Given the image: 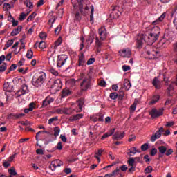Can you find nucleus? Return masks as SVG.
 Returning <instances> with one entry per match:
<instances>
[{"label": "nucleus", "instance_id": "f257e3e1", "mask_svg": "<svg viewBox=\"0 0 177 177\" xmlns=\"http://www.w3.org/2000/svg\"><path fill=\"white\" fill-rule=\"evenodd\" d=\"M46 80V74H45L44 72H41L38 75H35L32 77V84L33 86H35V88H41V86H42L44 84V82H45Z\"/></svg>", "mask_w": 177, "mask_h": 177}, {"label": "nucleus", "instance_id": "f03ea898", "mask_svg": "<svg viewBox=\"0 0 177 177\" xmlns=\"http://www.w3.org/2000/svg\"><path fill=\"white\" fill-rule=\"evenodd\" d=\"M98 34L100 35L99 37H95V44L98 48H100L102 45H103L102 41L106 40L107 38V30L104 26H102L100 28L98 29Z\"/></svg>", "mask_w": 177, "mask_h": 177}, {"label": "nucleus", "instance_id": "7ed1b4c3", "mask_svg": "<svg viewBox=\"0 0 177 177\" xmlns=\"http://www.w3.org/2000/svg\"><path fill=\"white\" fill-rule=\"evenodd\" d=\"M160 28L158 26H155L150 34L148 35V43L149 45H152L158 39L160 34Z\"/></svg>", "mask_w": 177, "mask_h": 177}, {"label": "nucleus", "instance_id": "20e7f679", "mask_svg": "<svg viewBox=\"0 0 177 177\" xmlns=\"http://www.w3.org/2000/svg\"><path fill=\"white\" fill-rule=\"evenodd\" d=\"M71 3L75 9H79L82 13H86V12L89 11V6H86L84 8V6L82 5V1L81 0H71Z\"/></svg>", "mask_w": 177, "mask_h": 177}, {"label": "nucleus", "instance_id": "39448f33", "mask_svg": "<svg viewBox=\"0 0 177 177\" xmlns=\"http://www.w3.org/2000/svg\"><path fill=\"white\" fill-rule=\"evenodd\" d=\"M91 82H92V77L91 76L85 77L80 84L82 91H88L91 88Z\"/></svg>", "mask_w": 177, "mask_h": 177}, {"label": "nucleus", "instance_id": "423d86ee", "mask_svg": "<svg viewBox=\"0 0 177 177\" xmlns=\"http://www.w3.org/2000/svg\"><path fill=\"white\" fill-rule=\"evenodd\" d=\"M67 59H68V56H67L66 55H58L57 60V67H63V66L66 64Z\"/></svg>", "mask_w": 177, "mask_h": 177}, {"label": "nucleus", "instance_id": "0eeeda50", "mask_svg": "<svg viewBox=\"0 0 177 177\" xmlns=\"http://www.w3.org/2000/svg\"><path fill=\"white\" fill-rule=\"evenodd\" d=\"M55 53H56V50L53 48H50L47 52V56L48 57L49 63L51 66H55L56 64V61H55Z\"/></svg>", "mask_w": 177, "mask_h": 177}, {"label": "nucleus", "instance_id": "6e6552de", "mask_svg": "<svg viewBox=\"0 0 177 177\" xmlns=\"http://www.w3.org/2000/svg\"><path fill=\"white\" fill-rule=\"evenodd\" d=\"M151 118H157L158 117H160V115H162L164 114V109H160L158 110L156 109H153L150 113H149Z\"/></svg>", "mask_w": 177, "mask_h": 177}, {"label": "nucleus", "instance_id": "1a4fd4ad", "mask_svg": "<svg viewBox=\"0 0 177 177\" xmlns=\"http://www.w3.org/2000/svg\"><path fill=\"white\" fill-rule=\"evenodd\" d=\"M119 54L122 57H131L132 55V50L129 48H123L119 50Z\"/></svg>", "mask_w": 177, "mask_h": 177}, {"label": "nucleus", "instance_id": "9d476101", "mask_svg": "<svg viewBox=\"0 0 177 177\" xmlns=\"http://www.w3.org/2000/svg\"><path fill=\"white\" fill-rule=\"evenodd\" d=\"M62 165H63V162L62 160L57 159L51 162L49 168L51 171H55L57 167H62Z\"/></svg>", "mask_w": 177, "mask_h": 177}, {"label": "nucleus", "instance_id": "9b49d317", "mask_svg": "<svg viewBox=\"0 0 177 177\" xmlns=\"http://www.w3.org/2000/svg\"><path fill=\"white\" fill-rule=\"evenodd\" d=\"M120 9L121 8L118 6H115L112 9L113 12H111V16H112L113 19H118L120 17V15H121Z\"/></svg>", "mask_w": 177, "mask_h": 177}, {"label": "nucleus", "instance_id": "f8f14e48", "mask_svg": "<svg viewBox=\"0 0 177 177\" xmlns=\"http://www.w3.org/2000/svg\"><path fill=\"white\" fill-rule=\"evenodd\" d=\"M62 80L60 79H57L53 86L52 88L53 89H55V91H59V89H62Z\"/></svg>", "mask_w": 177, "mask_h": 177}, {"label": "nucleus", "instance_id": "ddd939ff", "mask_svg": "<svg viewBox=\"0 0 177 177\" xmlns=\"http://www.w3.org/2000/svg\"><path fill=\"white\" fill-rule=\"evenodd\" d=\"M84 118V114L78 113L73 116H71L69 118V121L71 122H74V121H78V120H81V118Z\"/></svg>", "mask_w": 177, "mask_h": 177}, {"label": "nucleus", "instance_id": "4468645a", "mask_svg": "<svg viewBox=\"0 0 177 177\" xmlns=\"http://www.w3.org/2000/svg\"><path fill=\"white\" fill-rule=\"evenodd\" d=\"M20 92H21V94L17 95V97H20L21 95H26V93H28V92H30V90L28 89V86H27V84H23L21 86Z\"/></svg>", "mask_w": 177, "mask_h": 177}, {"label": "nucleus", "instance_id": "2eb2a0df", "mask_svg": "<svg viewBox=\"0 0 177 177\" xmlns=\"http://www.w3.org/2000/svg\"><path fill=\"white\" fill-rule=\"evenodd\" d=\"M167 16V13L166 12H163L160 17H158L156 20L153 21L152 22V24L153 26H157V24H160L161 23V21H162V20H164V19H165V17Z\"/></svg>", "mask_w": 177, "mask_h": 177}, {"label": "nucleus", "instance_id": "dca6fc26", "mask_svg": "<svg viewBox=\"0 0 177 177\" xmlns=\"http://www.w3.org/2000/svg\"><path fill=\"white\" fill-rule=\"evenodd\" d=\"M55 102V99L50 97H47L44 101H43V107H46V106H49L50 103H53Z\"/></svg>", "mask_w": 177, "mask_h": 177}, {"label": "nucleus", "instance_id": "f3484780", "mask_svg": "<svg viewBox=\"0 0 177 177\" xmlns=\"http://www.w3.org/2000/svg\"><path fill=\"white\" fill-rule=\"evenodd\" d=\"M145 38H143V37H138L136 43V48H138V49H140V48H142V46H143Z\"/></svg>", "mask_w": 177, "mask_h": 177}, {"label": "nucleus", "instance_id": "a211bd4d", "mask_svg": "<svg viewBox=\"0 0 177 177\" xmlns=\"http://www.w3.org/2000/svg\"><path fill=\"white\" fill-rule=\"evenodd\" d=\"M115 132V129H111L109 131L103 134V136L101 138V140H104L106 138H109V136H111V135H114Z\"/></svg>", "mask_w": 177, "mask_h": 177}, {"label": "nucleus", "instance_id": "6ab92c4d", "mask_svg": "<svg viewBox=\"0 0 177 177\" xmlns=\"http://www.w3.org/2000/svg\"><path fill=\"white\" fill-rule=\"evenodd\" d=\"M86 63V59H85V55L84 53H82L79 56V66L80 67L85 66V64Z\"/></svg>", "mask_w": 177, "mask_h": 177}, {"label": "nucleus", "instance_id": "aec40b11", "mask_svg": "<svg viewBox=\"0 0 177 177\" xmlns=\"http://www.w3.org/2000/svg\"><path fill=\"white\" fill-rule=\"evenodd\" d=\"M79 109L76 110V113H81L82 111V106H84L85 102L84 99L81 98L77 102Z\"/></svg>", "mask_w": 177, "mask_h": 177}, {"label": "nucleus", "instance_id": "412c9836", "mask_svg": "<svg viewBox=\"0 0 177 177\" xmlns=\"http://www.w3.org/2000/svg\"><path fill=\"white\" fill-rule=\"evenodd\" d=\"M125 136V133L122 132L120 134L118 133V132L115 133V134L113 136V140H118L122 139Z\"/></svg>", "mask_w": 177, "mask_h": 177}, {"label": "nucleus", "instance_id": "4be33fe9", "mask_svg": "<svg viewBox=\"0 0 177 177\" xmlns=\"http://www.w3.org/2000/svg\"><path fill=\"white\" fill-rule=\"evenodd\" d=\"M21 30H23V26H18L17 28H15L11 32L12 37H16V35H17L18 34H20V32L21 31Z\"/></svg>", "mask_w": 177, "mask_h": 177}, {"label": "nucleus", "instance_id": "5701e85b", "mask_svg": "<svg viewBox=\"0 0 177 177\" xmlns=\"http://www.w3.org/2000/svg\"><path fill=\"white\" fill-rule=\"evenodd\" d=\"M161 138V133L160 131H156L154 135L151 136V142H156L157 139H160Z\"/></svg>", "mask_w": 177, "mask_h": 177}, {"label": "nucleus", "instance_id": "b1692460", "mask_svg": "<svg viewBox=\"0 0 177 177\" xmlns=\"http://www.w3.org/2000/svg\"><path fill=\"white\" fill-rule=\"evenodd\" d=\"M152 84L156 89H160L161 88V83L160 82V80H158V78L155 77L152 82Z\"/></svg>", "mask_w": 177, "mask_h": 177}, {"label": "nucleus", "instance_id": "393cba45", "mask_svg": "<svg viewBox=\"0 0 177 177\" xmlns=\"http://www.w3.org/2000/svg\"><path fill=\"white\" fill-rule=\"evenodd\" d=\"M127 154L128 156H135L136 153H140V151H139L138 150L136 149V147H131L130 149H128Z\"/></svg>", "mask_w": 177, "mask_h": 177}, {"label": "nucleus", "instance_id": "a878e982", "mask_svg": "<svg viewBox=\"0 0 177 177\" xmlns=\"http://www.w3.org/2000/svg\"><path fill=\"white\" fill-rule=\"evenodd\" d=\"M49 17H52L49 20L48 22L51 23L52 25L50 26V28H52V27H53V23H55V21H56V17L53 16V12H51L49 13L48 15Z\"/></svg>", "mask_w": 177, "mask_h": 177}, {"label": "nucleus", "instance_id": "bb28decb", "mask_svg": "<svg viewBox=\"0 0 177 177\" xmlns=\"http://www.w3.org/2000/svg\"><path fill=\"white\" fill-rule=\"evenodd\" d=\"M74 111H75L71 108H64V114H66L67 115H71Z\"/></svg>", "mask_w": 177, "mask_h": 177}, {"label": "nucleus", "instance_id": "cd10ccee", "mask_svg": "<svg viewBox=\"0 0 177 177\" xmlns=\"http://www.w3.org/2000/svg\"><path fill=\"white\" fill-rule=\"evenodd\" d=\"M35 106V104H34V102H32L29 104V108L25 109L24 110V112L27 113H30V111H32V110H34V108Z\"/></svg>", "mask_w": 177, "mask_h": 177}, {"label": "nucleus", "instance_id": "c85d7f7f", "mask_svg": "<svg viewBox=\"0 0 177 177\" xmlns=\"http://www.w3.org/2000/svg\"><path fill=\"white\" fill-rule=\"evenodd\" d=\"M158 100H160V95H153L152 97V100H151L149 104H156V103H157V102H158Z\"/></svg>", "mask_w": 177, "mask_h": 177}, {"label": "nucleus", "instance_id": "c756f323", "mask_svg": "<svg viewBox=\"0 0 177 177\" xmlns=\"http://www.w3.org/2000/svg\"><path fill=\"white\" fill-rule=\"evenodd\" d=\"M157 53H158V51H152L151 53L150 51H147V55L149 56V59H154V57L157 56Z\"/></svg>", "mask_w": 177, "mask_h": 177}, {"label": "nucleus", "instance_id": "7c9ffc66", "mask_svg": "<svg viewBox=\"0 0 177 177\" xmlns=\"http://www.w3.org/2000/svg\"><path fill=\"white\" fill-rule=\"evenodd\" d=\"M131 86H132L131 82L129 80H126L124 83V87L126 91H129V89H131Z\"/></svg>", "mask_w": 177, "mask_h": 177}, {"label": "nucleus", "instance_id": "2f4dec72", "mask_svg": "<svg viewBox=\"0 0 177 177\" xmlns=\"http://www.w3.org/2000/svg\"><path fill=\"white\" fill-rule=\"evenodd\" d=\"M13 8V5L12 6H10V3H5L3 4V10L6 12H8L9 10H10L11 8Z\"/></svg>", "mask_w": 177, "mask_h": 177}, {"label": "nucleus", "instance_id": "473e14b6", "mask_svg": "<svg viewBox=\"0 0 177 177\" xmlns=\"http://www.w3.org/2000/svg\"><path fill=\"white\" fill-rule=\"evenodd\" d=\"M128 164H129V167H136V163L135 159H133V158H129Z\"/></svg>", "mask_w": 177, "mask_h": 177}, {"label": "nucleus", "instance_id": "72a5a7b5", "mask_svg": "<svg viewBox=\"0 0 177 177\" xmlns=\"http://www.w3.org/2000/svg\"><path fill=\"white\" fill-rule=\"evenodd\" d=\"M66 84L68 85V86H71V88H73V86H75V80L71 79L66 82Z\"/></svg>", "mask_w": 177, "mask_h": 177}, {"label": "nucleus", "instance_id": "f704fd0d", "mask_svg": "<svg viewBox=\"0 0 177 177\" xmlns=\"http://www.w3.org/2000/svg\"><path fill=\"white\" fill-rule=\"evenodd\" d=\"M62 42H63V41L62 40V38L61 37L58 38V39L55 43L54 49L55 50L57 49V46H60V45H62Z\"/></svg>", "mask_w": 177, "mask_h": 177}, {"label": "nucleus", "instance_id": "c9c22d12", "mask_svg": "<svg viewBox=\"0 0 177 177\" xmlns=\"http://www.w3.org/2000/svg\"><path fill=\"white\" fill-rule=\"evenodd\" d=\"M13 117H15V118H21L22 117H24V113H18L16 115L10 114L8 116V118H13Z\"/></svg>", "mask_w": 177, "mask_h": 177}, {"label": "nucleus", "instance_id": "e433bc0d", "mask_svg": "<svg viewBox=\"0 0 177 177\" xmlns=\"http://www.w3.org/2000/svg\"><path fill=\"white\" fill-rule=\"evenodd\" d=\"M112 176H118V175H121V169L119 168H117L115 171H113L112 173H111Z\"/></svg>", "mask_w": 177, "mask_h": 177}, {"label": "nucleus", "instance_id": "4c0bfd02", "mask_svg": "<svg viewBox=\"0 0 177 177\" xmlns=\"http://www.w3.org/2000/svg\"><path fill=\"white\" fill-rule=\"evenodd\" d=\"M158 150L160 154H165V153H167V147H165V146H160L158 147Z\"/></svg>", "mask_w": 177, "mask_h": 177}, {"label": "nucleus", "instance_id": "58836bf2", "mask_svg": "<svg viewBox=\"0 0 177 177\" xmlns=\"http://www.w3.org/2000/svg\"><path fill=\"white\" fill-rule=\"evenodd\" d=\"M8 172L11 176H15L17 175V172H16V169L15 167H11L9 170Z\"/></svg>", "mask_w": 177, "mask_h": 177}, {"label": "nucleus", "instance_id": "ea45409f", "mask_svg": "<svg viewBox=\"0 0 177 177\" xmlns=\"http://www.w3.org/2000/svg\"><path fill=\"white\" fill-rule=\"evenodd\" d=\"M33 56H34V52H32V50H28L26 53V57L28 59H32Z\"/></svg>", "mask_w": 177, "mask_h": 177}, {"label": "nucleus", "instance_id": "a19ab883", "mask_svg": "<svg viewBox=\"0 0 177 177\" xmlns=\"http://www.w3.org/2000/svg\"><path fill=\"white\" fill-rule=\"evenodd\" d=\"M70 95V90L68 88H64L62 91V97H66V96H68Z\"/></svg>", "mask_w": 177, "mask_h": 177}, {"label": "nucleus", "instance_id": "79ce46f5", "mask_svg": "<svg viewBox=\"0 0 177 177\" xmlns=\"http://www.w3.org/2000/svg\"><path fill=\"white\" fill-rule=\"evenodd\" d=\"M110 99H112V100H115L118 97V94L117 93H111L109 95Z\"/></svg>", "mask_w": 177, "mask_h": 177}, {"label": "nucleus", "instance_id": "37998d69", "mask_svg": "<svg viewBox=\"0 0 177 177\" xmlns=\"http://www.w3.org/2000/svg\"><path fill=\"white\" fill-rule=\"evenodd\" d=\"M60 31H62V25H58L57 27L55 29V35H59V34H60Z\"/></svg>", "mask_w": 177, "mask_h": 177}, {"label": "nucleus", "instance_id": "c03bdc74", "mask_svg": "<svg viewBox=\"0 0 177 177\" xmlns=\"http://www.w3.org/2000/svg\"><path fill=\"white\" fill-rule=\"evenodd\" d=\"M60 133V128H59V127H55V129H54V136H55V138L57 137V136H59V134Z\"/></svg>", "mask_w": 177, "mask_h": 177}, {"label": "nucleus", "instance_id": "a18cd8bd", "mask_svg": "<svg viewBox=\"0 0 177 177\" xmlns=\"http://www.w3.org/2000/svg\"><path fill=\"white\" fill-rule=\"evenodd\" d=\"M35 16H37L36 12L32 13L28 18L27 21H32V19H35Z\"/></svg>", "mask_w": 177, "mask_h": 177}, {"label": "nucleus", "instance_id": "49530a36", "mask_svg": "<svg viewBox=\"0 0 177 177\" xmlns=\"http://www.w3.org/2000/svg\"><path fill=\"white\" fill-rule=\"evenodd\" d=\"M24 5H26L27 8H29V9L32 8L33 6L32 2L28 1H25Z\"/></svg>", "mask_w": 177, "mask_h": 177}, {"label": "nucleus", "instance_id": "de8ad7c7", "mask_svg": "<svg viewBox=\"0 0 177 177\" xmlns=\"http://www.w3.org/2000/svg\"><path fill=\"white\" fill-rule=\"evenodd\" d=\"M90 8H91L90 20H93V12H95V8L93 7V6H91Z\"/></svg>", "mask_w": 177, "mask_h": 177}, {"label": "nucleus", "instance_id": "09e8293b", "mask_svg": "<svg viewBox=\"0 0 177 177\" xmlns=\"http://www.w3.org/2000/svg\"><path fill=\"white\" fill-rule=\"evenodd\" d=\"M14 42H15V40H13V39L8 40L7 41V43L6 44V48H10V46H12L13 45Z\"/></svg>", "mask_w": 177, "mask_h": 177}, {"label": "nucleus", "instance_id": "8fccbe9b", "mask_svg": "<svg viewBox=\"0 0 177 177\" xmlns=\"http://www.w3.org/2000/svg\"><path fill=\"white\" fill-rule=\"evenodd\" d=\"M39 48H40V49H45V48H46V44L45 43V41H40L39 44Z\"/></svg>", "mask_w": 177, "mask_h": 177}, {"label": "nucleus", "instance_id": "3c124183", "mask_svg": "<svg viewBox=\"0 0 177 177\" xmlns=\"http://www.w3.org/2000/svg\"><path fill=\"white\" fill-rule=\"evenodd\" d=\"M98 85L100 86H102V88H106V86L107 85V84L106 83V81L104 80H100L98 83Z\"/></svg>", "mask_w": 177, "mask_h": 177}, {"label": "nucleus", "instance_id": "603ef678", "mask_svg": "<svg viewBox=\"0 0 177 177\" xmlns=\"http://www.w3.org/2000/svg\"><path fill=\"white\" fill-rule=\"evenodd\" d=\"M146 174H151L153 172V167L151 166H148L145 169Z\"/></svg>", "mask_w": 177, "mask_h": 177}, {"label": "nucleus", "instance_id": "864d4df0", "mask_svg": "<svg viewBox=\"0 0 177 177\" xmlns=\"http://www.w3.org/2000/svg\"><path fill=\"white\" fill-rule=\"evenodd\" d=\"M7 65L6 64H3L0 66V73H3L6 70Z\"/></svg>", "mask_w": 177, "mask_h": 177}, {"label": "nucleus", "instance_id": "5fc2aeb1", "mask_svg": "<svg viewBox=\"0 0 177 177\" xmlns=\"http://www.w3.org/2000/svg\"><path fill=\"white\" fill-rule=\"evenodd\" d=\"M26 17H27V14L22 12L19 16V20L23 21V20H25Z\"/></svg>", "mask_w": 177, "mask_h": 177}, {"label": "nucleus", "instance_id": "6e6d98bb", "mask_svg": "<svg viewBox=\"0 0 177 177\" xmlns=\"http://www.w3.org/2000/svg\"><path fill=\"white\" fill-rule=\"evenodd\" d=\"M147 149H149V144H147V143H145L141 146V150L142 151H146V150H147Z\"/></svg>", "mask_w": 177, "mask_h": 177}, {"label": "nucleus", "instance_id": "4d7b16f0", "mask_svg": "<svg viewBox=\"0 0 177 177\" xmlns=\"http://www.w3.org/2000/svg\"><path fill=\"white\" fill-rule=\"evenodd\" d=\"M50 73L53 74V75H55V77H57V75H59V72H57V71L51 68L50 69Z\"/></svg>", "mask_w": 177, "mask_h": 177}, {"label": "nucleus", "instance_id": "13d9d810", "mask_svg": "<svg viewBox=\"0 0 177 177\" xmlns=\"http://www.w3.org/2000/svg\"><path fill=\"white\" fill-rule=\"evenodd\" d=\"M95 58H90L86 62L87 66H91V64H93V63H95Z\"/></svg>", "mask_w": 177, "mask_h": 177}, {"label": "nucleus", "instance_id": "bf43d9fd", "mask_svg": "<svg viewBox=\"0 0 177 177\" xmlns=\"http://www.w3.org/2000/svg\"><path fill=\"white\" fill-rule=\"evenodd\" d=\"M54 121H57V117H53L48 120L49 125H52Z\"/></svg>", "mask_w": 177, "mask_h": 177}, {"label": "nucleus", "instance_id": "052dcab7", "mask_svg": "<svg viewBox=\"0 0 177 177\" xmlns=\"http://www.w3.org/2000/svg\"><path fill=\"white\" fill-rule=\"evenodd\" d=\"M173 125H175V122L174 121L167 122L165 124V127L167 128H171V127H173Z\"/></svg>", "mask_w": 177, "mask_h": 177}, {"label": "nucleus", "instance_id": "680f3d73", "mask_svg": "<svg viewBox=\"0 0 177 177\" xmlns=\"http://www.w3.org/2000/svg\"><path fill=\"white\" fill-rule=\"evenodd\" d=\"M150 154L152 157H153V156H156V154H157V149L156 148H153L151 150Z\"/></svg>", "mask_w": 177, "mask_h": 177}, {"label": "nucleus", "instance_id": "e2e57ef3", "mask_svg": "<svg viewBox=\"0 0 177 177\" xmlns=\"http://www.w3.org/2000/svg\"><path fill=\"white\" fill-rule=\"evenodd\" d=\"M17 153H14L12 156H10L8 158L9 162H12L15 158Z\"/></svg>", "mask_w": 177, "mask_h": 177}, {"label": "nucleus", "instance_id": "0e129e2a", "mask_svg": "<svg viewBox=\"0 0 177 177\" xmlns=\"http://www.w3.org/2000/svg\"><path fill=\"white\" fill-rule=\"evenodd\" d=\"M173 23L174 24L175 28L177 30V11H176V13L175 15V17H174V19L173 21Z\"/></svg>", "mask_w": 177, "mask_h": 177}, {"label": "nucleus", "instance_id": "69168bd1", "mask_svg": "<svg viewBox=\"0 0 177 177\" xmlns=\"http://www.w3.org/2000/svg\"><path fill=\"white\" fill-rule=\"evenodd\" d=\"M39 38H41V39H46V33H45V32H41V33L39 35Z\"/></svg>", "mask_w": 177, "mask_h": 177}, {"label": "nucleus", "instance_id": "338daca9", "mask_svg": "<svg viewBox=\"0 0 177 177\" xmlns=\"http://www.w3.org/2000/svg\"><path fill=\"white\" fill-rule=\"evenodd\" d=\"M122 70H123V71H128L131 70V66H127V65H124L122 66Z\"/></svg>", "mask_w": 177, "mask_h": 177}, {"label": "nucleus", "instance_id": "774afa93", "mask_svg": "<svg viewBox=\"0 0 177 177\" xmlns=\"http://www.w3.org/2000/svg\"><path fill=\"white\" fill-rule=\"evenodd\" d=\"M174 153V150L172 149H169L167 151H166V156H171Z\"/></svg>", "mask_w": 177, "mask_h": 177}]
</instances>
